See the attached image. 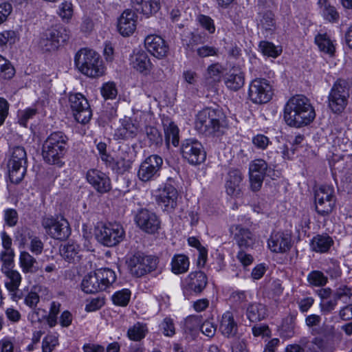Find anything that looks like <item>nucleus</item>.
Segmentation results:
<instances>
[{
    "label": "nucleus",
    "instance_id": "nucleus-1",
    "mask_svg": "<svg viewBox=\"0 0 352 352\" xmlns=\"http://www.w3.org/2000/svg\"><path fill=\"white\" fill-rule=\"evenodd\" d=\"M316 117L314 107L309 99L302 95L291 98L284 108V120L287 125L296 128L307 126Z\"/></svg>",
    "mask_w": 352,
    "mask_h": 352
},
{
    "label": "nucleus",
    "instance_id": "nucleus-2",
    "mask_svg": "<svg viewBox=\"0 0 352 352\" xmlns=\"http://www.w3.org/2000/svg\"><path fill=\"white\" fill-rule=\"evenodd\" d=\"M226 116L220 108L208 107L198 112L195 129L206 136H219L223 132Z\"/></svg>",
    "mask_w": 352,
    "mask_h": 352
},
{
    "label": "nucleus",
    "instance_id": "nucleus-3",
    "mask_svg": "<svg viewBox=\"0 0 352 352\" xmlns=\"http://www.w3.org/2000/svg\"><path fill=\"white\" fill-rule=\"evenodd\" d=\"M68 137L61 131L52 133L44 141L42 146V157L49 164L59 167L64 164L63 161L69 145Z\"/></svg>",
    "mask_w": 352,
    "mask_h": 352
},
{
    "label": "nucleus",
    "instance_id": "nucleus-4",
    "mask_svg": "<svg viewBox=\"0 0 352 352\" xmlns=\"http://www.w3.org/2000/svg\"><path fill=\"white\" fill-rule=\"evenodd\" d=\"M74 62L77 69L88 77L98 78L104 74L102 60L93 50L80 49L75 55Z\"/></svg>",
    "mask_w": 352,
    "mask_h": 352
},
{
    "label": "nucleus",
    "instance_id": "nucleus-5",
    "mask_svg": "<svg viewBox=\"0 0 352 352\" xmlns=\"http://www.w3.org/2000/svg\"><path fill=\"white\" fill-rule=\"evenodd\" d=\"M116 280L114 271L102 268L84 276L81 283L82 290L87 294H95L105 290Z\"/></svg>",
    "mask_w": 352,
    "mask_h": 352
},
{
    "label": "nucleus",
    "instance_id": "nucleus-6",
    "mask_svg": "<svg viewBox=\"0 0 352 352\" xmlns=\"http://www.w3.org/2000/svg\"><path fill=\"white\" fill-rule=\"evenodd\" d=\"M158 263L157 257L138 252L129 258L128 267L133 276L140 278L155 271Z\"/></svg>",
    "mask_w": 352,
    "mask_h": 352
},
{
    "label": "nucleus",
    "instance_id": "nucleus-7",
    "mask_svg": "<svg viewBox=\"0 0 352 352\" xmlns=\"http://www.w3.org/2000/svg\"><path fill=\"white\" fill-rule=\"evenodd\" d=\"M69 38V34L66 28L55 26L47 29L41 35L38 45L44 52L55 51Z\"/></svg>",
    "mask_w": 352,
    "mask_h": 352
},
{
    "label": "nucleus",
    "instance_id": "nucleus-8",
    "mask_svg": "<svg viewBox=\"0 0 352 352\" xmlns=\"http://www.w3.org/2000/svg\"><path fill=\"white\" fill-rule=\"evenodd\" d=\"M27 155L22 146L12 148L11 157L8 162L9 178L12 183L19 184L26 173Z\"/></svg>",
    "mask_w": 352,
    "mask_h": 352
},
{
    "label": "nucleus",
    "instance_id": "nucleus-9",
    "mask_svg": "<svg viewBox=\"0 0 352 352\" xmlns=\"http://www.w3.org/2000/svg\"><path fill=\"white\" fill-rule=\"evenodd\" d=\"M349 97L348 82L344 80H338L333 84L328 96L329 107L334 113L342 112L347 105Z\"/></svg>",
    "mask_w": 352,
    "mask_h": 352
},
{
    "label": "nucleus",
    "instance_id": "nucleus-10",
    "mask_svg": "<svg viewBox=\"0 0 352 352\" xmlns=\"http://www.w3.org/2000/svg\"><path fill=\"white\" fill-rule=\"evenodd\" d=\"M96 238L99 243L113 247L120 243L124 238L125 232L120 224L108 223L98 226L95 231Z\"/></svg>",
    "mask_w": 352,
    "mask_h": 352
},
{
    "label": "nucleus",
    "instance_id": "nucleus-11",
    "mask_svg": "<svg viewBox=\"0 0 352 352\" xmlns=\"http://www.w3.org/2000/svg\"><path fill=\"white\" fill-rule=\"evenodd\" d=\"M163 159L158 155H151L139 166L137 176L140 181L148 183L155 181L160 176Z\"/></svg>",
    "mask_w": 352,
    "mask_h": 352
},
{
    "label": "nucleus",
    "instance_id": "nucleus-12",
    "mask_svg": "<svg viewBox=\"0 0 352 352\" xmlns=\"http://www.w3.org/2000/svg\"><path fill=\"white\" fill-rule=\"evenodd\" d=\"M41 225L52 238L65 240L71 234L68 221L63 217L47 216L42 219Z\"/></svg>",
    "mask_w": 352,
    "mask_h": 352
},
{
    "label": "nucleus",
    "instance_id": "nucleus-13",
    "mask_svg": "<svg viewBox=\"0 0 352 352\" xmlns=\"http://www.w3.org/2000/svg\"><path fill=\"white\" fill-rule=\"evenodd\" d=\"M315 207L321 216H327L332 211L336 204L334 188L329 185H323L315 191Z\"/></svg>",
    "mask_w": 352,
    "mask_h": 352
},
{
    "label": "nucleus",
    "instance_id": "nucleus-14",
    "mask_svg": "<svg viewBox=\"0 0 352 352\" xmlns=\"http://www.w3.org/2000/svg\"><path fill=\"white\" fill-rule=\"evenodd\" d=\"M272 96L273 89L269 80L265 78H256L250 82L248 97L253 103L265 104L272 98Z\"/></svg>",
    "mask_w": 352,
    "mask_h": 352
},
{
    "label": "nucleus",
    "instance_id": "nucleus-15",
    "mask_svg": "<svg viewBox=\"0 0 352 352\" xmlns=\"http://www.w3.org/2000/svg\"><path fill=\"white\" fill-rule=\"evenodd\" d=\"M181 153L190 164L198 165L204 162L206 152L202 144L194 138L184 140L181 146Z\"/></svg>",
    "mask_w": 352,
    "mask_h": 352
},
{
    "label": "nucleus",
    "instance_id": "nucleus-16",
    "mask_svg": "<svg viewBox=\"0 0 352 352\" xmlns=\"http://www.w3.org/2000/svg\"><path fill=\"white\" fill-rule=\"evenodd\" d=\"M134 221L142 232L149 234H154L160 229V218L155 212L146 208H141L137 211Z\"/></svg>",
    "mask_w": 352,
    "mask_h": 352
},
{
    "label": "nucleus",
    "instance_id": "nucleus-17",
    "mask_svg": "<svg viewBox=\"0 0 352 352\" xmlns=\"http://www.w3.org/2000/svg\"><path fill=\"white\" fill-rule=\"evenodd\" d=\"M69 101L75 120L81 124L89 122L92 112L87 98L82 94L76 93L69 96Z\"/></svg>",
    "mask_w": 352,
    "mask_h": 352
},
{
    "label": "nucleus",
    "instance_id": "nucleus-18",
    "mask_svg": "<svg viewBox=\"0 0 352 352\" xmlns=\"http://www.w3.org/2000/svg\"><path fill=\"white\" fill-rule=\"evenodd\" d=\"M208 284L206 275L201 271L190 272L184 280L183 291L185 296L201 294Z\"/></svg>",
    "mask_w": 352,
    "mask_h": 352
},
{
    "label": "nucleus",
    "instance_id": "nucleus-19",
    "mask_svg": "<svg viewBox=\"0 0 352 352\" xmlns=\"http://www.w3.org/2000/svg\"><path fill=\"white\" fill-rule=\"evenodd\" d=\"M87 182L94 189L100 194L109 192L111 188V179L105 173L96 169L91 168L86 173Z\"/></svg>",
    "mask_w": 352,
    "mask_h": 352
},
{
    "label": "nucleus",
    "instance_id": "nucleus-20",
    "mask_svg": "<svg viewBox=\"0 0 352 352\" xmlns=\"http://www.w3.org/2000/svg\"><path fill=\"white\" fill-rule=\"evenodd\" d=\"M156 196V201L163 210L172 212L177 206L178 192L177 189L170 184H165L164 188L159 189Z\"/></svg>",
    "mask_w": 352,
    "mask_h": 352
},
{
    "label": "nucleus",
    "instance_id": "nucleus-21",
    "mask_svg": "<svg viewBox=\"0 0 352 352\" xmlns=\"http://www.w3.org/2000/svg\"><path fill=\"white\" fill-rule=\"evenodd\" d=\"M267 169V163L261 159H256L250 164V182L253 191H258L261 188Z\"/></svg>",
    "mask_w": 352,
    "mask_h": 352
},
{
    "label": "nucleus",
    "instance_id": "nucleus-22",
    "mask_svg": "<svg viewBox=\"0 0 352 352\" xmlns=\"http://www.w3.org/2000/svg\"><path fill=\"white\" fill-rule=\"evenodd\" d=\"M290 236L284 232H277L271 234L267 244L270 250L276 253H285L289 250L291 243Z\"/></svg>",
    "mask_w": 352,
    "mask_h": 352
},
{
    "label": "nucleus",
    "instance_id": "nucleus-23",
    "mask_svg": "<svg viewBox=\"0 0 352 352\" xmlns=\"http://www.w3.org/2000/svg\"><path fill=\"white\" fill-rule=\"evenodd\" d=\"M146 50L157 58L164 57L168 52V46L164 40L157 35H148L144 39Z\"/></svg>",
    "mask_w": 352,
    "mask_h": 352
},
{
    "label": "nucleus",
    "instance_id": "nucleus-24",
    "mask_svg": "<svg viewBox=\"0 0 352 352\" xmlns=\"http://www.w3.org/2000/svg\"><path fill=\"white\" fill-rule=\"evenodd\" d=\"M219 330L226 338L236 337L239 333V325L231 311H227L222 315Z\"/></svg>",
    "mask_w": 352,
    "mask_h": 352
},
{
    "label": "nucleus",
    "instance_id": "nucleus-25",
    "mask_svg": "<svg viewBox=\"0 0 352 352\" xmlns=\"http://www.w3.org/2000/svg\"><path fill=\"white\" fill-rule=\"evenodd\" d=\"M234 239L241 250L252 249L256 243L254 234L241 226H236Z\"/></svg>",
    "mask_w": 352,
    "mask_h": 352
},
{
    "label": "nucleus",
    "instance_id": "nucleus-26",
    "mask_svg": "<svg viewBox=\"0 0 352 352\" xmlns=\"http://www.w3.org/2000/svg\"><path fill=\"white\" fill-rule=\"evenodd\" d=\"M135 13L129 10H125L118 19V28L120 33L124 36L132 34L136 29Z\"/></svg>",
    "mask_w": 352,
    "mask_h": 352
},
{
    "label": "nucleus",
    "instance_id": "nucleus-27",
    "mask_svg": "<svg viewBox=\"0 0 352 352\" xmlns=\"http://www.w3.org/2000/svg\"><path fill=\"white\" fill-rule=\"evenodd\" d=\"M242 180V174L239 170H230L226 180L227 194L232 197H237L241 192Z\"/></svg>",
    "mask_w": 352,
    "mask_h": 352
},
{
    "label": "nucleus",
    "instance_id": "nucleus-28",
    "mask_svg": "<svg viewBox=\"0 0 352 352\" xmlns=\"http://www.w3.org/2000/svg\"><path fill=\"white\" fill-rule=\"evenodd\" d=\"M131 67L140 73L146 74L151 69L152 64L146 52L139 50L130 58Z\"/></svg>",
    "mask_w": 352,
    "mask_h": 352
},
{
    "label": "nucleus",
    "instance_id": "nucleus-29",
    "mask_svg": "<svg viewBox=\"0 0 352 352\" xmlns=\"http://www.w3.org/2000/svg\"><path fill=\"white\" fill-rule=\"evenodd\" d=\"M60 254L63 258L70 263H76L80 259V247L74 241H68L60 245Z\"/></svg>",
    "mask_w": 352,
    "mask_h": 352
},
{
    "label": "nucleus",
    "instance_id": "nucleus-30",
    "mask_svg": "<svg viewBox=\"0 0 352 352\" xmlns=\"http://www.w3.org/2000/svg\"><path fill=\"white\" fill-rule=\"evenodd\" d=\"M245 82L244 73L239 67H232L225 77L227 87L233 91L241 89Z\"/></svg>",
    "mask_w": 352,
    "mask_h": 352
},
{
    "label": "nucleus",
    "instance_id": "nucleus-31",
    "mask_svg": "<svg viewBox=\"0 0 352 352\" xmlns=\"http://www.w3.org/2000/svg\"><path fill=\"white\" fill-rule=\"evenodd\" d=\"M131 2L137 11L146 16L155 14L161 8L160 0H131Z\"/></svg>",
    "mask_w": 352,
    "mask_h": 352
},
{
    "label": "nucleus",
    "instance_id": "nucleus-32",
    "mask_svg": "<svg viewBox=\"0 0 352 352\" xmlns=\"http://www.w3.org/2000/svg\"><path fill=\"white\" fill-rule=\"evenodd\" d=\"M138 132V127L129 118L121 120V126L116 131L115 135L118 139L129 140L134 138Z\"/></svg>",
    "mask_w": 352,
    "mask_h": 352
},
{
    "label": "nucleus",
    "instance_id": "nucleus-33",
    "mask_svg": "<svg viewBox=\"0 0 352 352\" xmlns=\"http://www.w3.org/2000/svg\"><path fill=\"white\" fill-rule=\"evenodd\" d=\"M334 244L333 239L327 234H317L311 241V249L319 253L328 252Z\"/></svg>",
    "mask_w": 352,
    "mask_h": 352
},
{
    "label": "nucleus",
    "instance_id": "nucleus-34",
    "mask_svg": "<svg viewBox=\"0 0 352 352\" xmlns=\"http://www.w3.org/2000/svg\"><path fill=\"white\" fill-rule=\"evenodd\" d=\"M19 265L24 274H34L37 273L39 270L36 259L25 251L21 252L20 254Z\"/></svg>",
    "mask_w": 352,
    "mask_h": 352
},
{
    "label": "nucleus",
    "instance_id": "nucleus-35",
    "mask_svg": "<svg viewBox=\"0 0 352 352\" xmlns=\"http://www.w3.org/2000/svg\"><path fill=\"white\" fill-rule=\"evenodd\" d=\"M1 270L7 278V280L5 282L6 289L10 292H17L21 283L20 273L10 267H2Z\"/></svg>",
    "mask_w": 352,
    "mask_h": 352
},
{
    "label": "nucleus",
    "instance_id": "nucleus-36",
    "mask_svg": "<svg viewBox=\"0 0 352 352\" xmlns=\"http://www.w3.org/2000/svg\"><path fill=\"white\" fill-rule=\"evenodd\" d=\"M246 316L250 322H256L267 316L265 307L261 303H250L246 309Z\"/></svg>",
    "mask_w": 352,
    "mask_h": 352
},
{
    "label": "nucleus",
    "instance_id": "nucleus-37",
    "mask_svg": "<svg viewBox=\"0 0 352 352\" xmlns=\"http://www.w3.org/2000/svg\"><path fill=\"white\" fill-rule=\"evenodd\" d=\"M189 267L188 258L183 254H178L173 256L171 261V270L175 274L186 272Z\"/></svg>",
    "mask_w": 352,
    "mask_h": 352
},
{
    "label": "nucleus",
    "instance_id": "nucleus-38",
    "mask_svg": "<svg viewBox=\"0 0 352 352\" xmlns=\"http://www.w3.org/2000/svg\"><path fill=\"white\" fill-rule=\"evenodd\" d=\"M165 138L168 142H171L173 145L177 146L179 144V129L171 121H167L164 124Z\"/></svg>",
    "mask_w": 352,
    "mask_h": 352
},
{
    "label": "nucleus",
    "instance_id": "nucleus-39",
    "mask_svg": "<svg viewBox=\"0 0 352 352\" xmlns=\"http://www.w3.org/2000/svg\"><path fill=\"white\" fill-rule=\"evenodd\" d=\"M147 331V327L145 324L137 322L129 329L127 336L133 341H140L146 336Z\"/></svg>",
    "mask_w": 352,
    "mask_h": 352
},
{
    "label": "nucleus",
    "instance_id": "nucleus-40",
    "mask_svg": "<svg viewBox=\"0 0 352 352\" xmlns=\"http://www.w3.org/2000/svg\"><path fill=\"white\" fill-rule=\"evenodd\" d=\"M308 283L312 287H321L324 286L327 282L328 278L323 272L319 270H313L308 275L307 278Z\"/></svg>",
    "mask_w": 352,
    "mask_h": 352
},
{
    "label": "nucleus",
    "instance_id": "nucleus-41",
    "mask_svg": "<svg viewBox=\"0 0 352 352\" xmlns=\"http://www.w3.org/2000/svg\"><path fill=\"white\" fill-rule=\"evenodd\" d=\"M319 6L323 8L324 18L330 22H336L339 19V14L336 8L329 3L328 0H318Z\"/></svg>",
    "mask_w": 352,
    "mask_h": 352
},
{
    "label": "nucleus",
    "instance_id": "nucleus-42",
    "mask_svg": "<svg viewBox=\"0 0 352 352\" xmlns=\"http://www.w3.org/2000/svg\"><path fill=\"white\" fill-rule=\"evenodd\" d=\"M315 42L320 51L330 55L333 54L335 52L334 45L327 34L317 35L315 38Z\"/></svg>",
    "mask_w": 352,
    "mask_h": 352
},
{
    "label": "nucleus",
    "instance_id": "nucleus-43",
    "mask_svg": "<svg viewBox=\"0 0 352 352\" xmlns=\"http://www.w3.org/2000/svg\"><path fill=\"white\" fill-rule=\"evenodd\" d=\"M15 74V69L9 60L0 55V80H10Z\"/></svg>",
    "mask_w": 352,
    "mask_h": 352
},
{
    "label": "nucleus",
    "instance_id": "nucleus-44",
    "mask_svg": "<svg viewBox=\"0 0 352 352\" xmlns=\"http://www.w3.org/2000/svg\"><path fill=\"white\" fill-rule=\"evenodd\" d=\"M259 48L264 55L273 58L278 56L282 52L281 48L275 46L272 43L265 41L260 42Z\"/></svg>",
    "mask_w": 352,
    "mask_h": 352
},
{
    "label": "nucleus",
    "instance_id": "nucleus-45",
    "mask_svg": "<svg viewBox=\"0 0 352 352\" xmlns=\"http://www.w3.org/2000/svg\"><path fill=\"white\" fill-rule=\"evenodd\" d=\"M132 163V160L126 159L124 156H120L116 160H114L111 169L117 173L123 174L130 170Z\"/></svg>",
    "mask_w": 352,
    "mask_h": 352
},
{
    "label": "nucleus",
    "instance_id": "nucleus-46",
    "mask_svg": "<svg viewBox=\"0 0 352 352\" xmlns=\"http://www.w3.org/2000/svg\"><path fill=\"white\" fill-rule=\"evenodd\" d=\"M131 292L127 289H124L116 292L112 296L113 303L118 306H126L129 302Z\"/></svg>",
    "mask_w": 352,
    "mask_h": 352
},
{
    "label": "nucleus",
    "instance_id": "nucleus-47",
    "mask_svg": "<svg viewBox=\"0 0 352 352\" xmlns=\"http://www.w3.org/2000/svg\"><path fill=\"white\" fill-rule=\"evenodd\" d=\"M265 30H272L275 28L274 15L271 11H266L262 14L260 23Z\"/></svg>",
    "mask_w": 352,
    "mask_h": 352
},
{
    "label": "nucleus",
    "instance_id": "nucleus-48",
    "mask_svg": "<svg viewBox=\"0 0 352 352\" xmlns=\"http://www.w3.org/2000/svg\"><path fill=\"white\" fill-rule=\"evenodd\" d=\"M197 21L199 25L209 32V33L212 34L215 31V26L214 24L213 19L209 16H206L204 14H199L197 18Z\"/></svg>",
    "mask_w": 352,
    "mask_h": 352
},
{
    "label": "nucleus",
    "instance_id": "nucleus-49",
    "mask_svg": "<svg viewBox=\"0 0 352 352\" xmlns=\"http://www.w3.org/2000/svg\"><path fill=\"white\" fill-rule=\"evenodd\" d=\"M101 94L105 99H114L118 94L115 83L107 82L104 84L101 88Z\"/></svg>",
    "mask_w": 352,
    "mask_h": 352
},
{
    "label": "nucleus",
    "instance_id": "nucleus-50",
    "mask_svg": "<svg viewBox=\"0 0 352 352\" xmlns=\"http://www.w3.org/2000/svg\"><path fill=\"white\" fill-rule=\"evenodd\" d=\"M199 328L202 333L208 338H212L217 331L216 324L210 320L204 321Z\"/></svg>",
    "mask_w": 352,
    "mask_h": 352
},
{
    "label": "nucleus",
    "instance_id": "nucleus-51",
    "mask_svg": "<svg viewBox=\"0 0 352 352\" xmlns=\"http://www.w3.org/2000/svg\"><path fill=\"white\" fill-rule=\"evenodd\" d=\"M197 55L201 58L218 56L219 50L213 46L204 45L196 50Z\"/></svg>",
    "mask_w": 352,
    "mask_h": 352
},
{
    "label": "nucleus",
    "instance_id": "nucleus-52",
    "mask_svg": "<svg viewBox=\"0 0 352 352\" xmlns=\"http://www.w3.org/2000/svg\"><path fill=\"white\" fill-rule=\"evenodd\" d=\"M146 133L152 144H158L162 140V135L157 129L153 126H147Z\"/></svg>",
    "mask_w": 352,
    "mask_h": 352
},
{
    "label": "nucleus",
    "instance_id": "nucleus-53",
    "mask_svg": "<svg viewBox=\"0 0 352 352\" xmlns=\"http://www.w3.org/2000/svg\"><path fill=\"white\" fill-rule=\"evenodd\" d=\"M58 14L63 19H70L73 15L72 3L67 1L62 3L60 6Z\"/></svg>",
    "mask_w": 352,
    "mask_h": 352
},
{
    "label": "nucleus",
    "instance_id": "nucleus-54",
    "mask_svg": "<svg viewBox=\"0 0 352 352\" xmlns=\"http://www.w3.org/2000/svg\"><path fill=\"white\" fill-rule=\"evenodd\" d=\"M39 301L38 294L34 291L29 292L24 298V303L30 309L36 308Z\"/></svg>",
    "mask_w": 352,
    "mask_h": 352
},
{
    "label": "nucleus",
    "instance_id": "nucleus-55",
    "mask_svg": "<svg viewBox=\"0 0 352 352\" xmlns=\"http://www.w3.org/2000/svg\"><path fill=\"white\" fill-rule=\"evenodd\" d=\"M143 91L148 97L153 96L160 91V85L156 82L146 81L142 85Z\"/></svg>",
    "mask_w": 352,
    "mask_h": 352
},
{
    "label": "nucleus",
    "instance_id": "nucleus-56",
    "mask_svg": "<svg viewBox=\"0 0 352 352\" xmlns=\"http://www.w3.org/2000/svg\"><path fill=\"white\" fill-rule=\"evenodd\" d=\"M14 252L13 250H4L1 254V260L3 262L2 267L12 268Z\"/></svg>",
    "mask_w": 352,
    "mask_h": 352
},
{
    "label": "nucleus",
    "instance_id": "nucleus-57",
    "mask_svg": "<svg viewBox=\"0 0 352 352\" xmlns=\"http://www.w3.org/2000/svg\"><path fill=\"white\" fill-rule=\"evenodd\" d=\"M30 250L35 255H39L42 253L43 250V243L38 237L33 236L31 238Z\"/></svg>",
    "mask_w": 352,
    "mask_h": 352
},
{
    "label": "nucleus",
    "instance_id": "nucleus-58",
    "mask_svg": "<svg viewBox=\"0 0 352 352\" xmlns=\"http://www.w3.org/2000/svg\"><path fill=\"white\" fill-rule=\"evenodd\" d=\"M4 219L9 226H14L18 221V214L14 209L5 210Z\"/></svg>",
    "mask_w": 352,
    "mask_h": 352
},
{
    "label": "nucleus",
    "instance_id": "nucleus-59",
    "mask_svg": "<svg viewBox=\"0 0 352 352\" xmlns=\"http://www.w3.org/2000/svg\"><path fill=\"white\" fill-rule=\"evenodd\" d=\"M252 143L259 149H265L270 143V140L267 136L258 134L252 138Z\"/></svg>",
    "mask_w": 352,
    "mask_h": 352
},
{
    "label": "nucleus",
    "instance_id": "nucleus-60",
    "mask_svg": "<svg viewBox=\"0 0 352 352\" xmlns=\"http://www.w3.org/2000/svg\"><path fill=\"white\" fill-rule=\"evenodd\" d=\"M57 344V340L53 336L45 337L42 342L43 352H52Z\"/></svg>",
    "mask_w": 352,
    "mask_h": 352
},
{
    "label": "nucleus",
    "instance_id": "nucleus-61",
    "mask_svg": "<svg viewBox=\"0 0 352 352\" xmlns=\"http://www.w3.org/2000/svg\"><path fill=\"white\" fill-rule=\"evenodd\" d=\"M338 300L333 296V299L322 300L320 303V307L323 313L327 314L335 309Z\"/></svg>",
    "mask_w": 352,
    "mask_h": 352
},
{
    "label": "nucleus",
    "instance_id": "nucleus-62",
    "mask_svg": "<svg viewBox=\"0 0 352 352\" xmlns=\"http://www.w3.org/2000/svg\"><path fill=\"white\" fill-rule=\"evenodd\" d=\"M163 333L166 336H173L175 331V327L170 318H166L162 322Z\"/></svg>",
    "mask_w": 352,
    "mask_h": 352
},
{
    "label": "nucleus",
    "instance_id": "nucleus-63",
    "mask_svg": "<svg viewBox=\"0 0 352 352\" xmlns=\"http://www.w3.org/2000/svg\"><path fill=\"white\" fill-rule=\"evenodd\" d=\"M222 72L221 65L219 63H214L210 65L207 69L208 76L214 80L219 79Z\"/></svg>",
    "mask_w": 352,
    "mask_h": 352
},
{
    "label": "nucleus",
    "instance_id": "nucleus-64",
    "mask_svg": "<svg viewBox=\"0 0 352 352\" xmlns=\"http://www.w3.org/2000/svg\"><path fill=\"white\" fill-rule=\"evenodd\" d=\"M104 304L102 298H94L85 306V310L88 312L95 311L100 309Z\"/></svg>",
    "mask_w": 352,
    "mask_h": 352
}]
</instances>
